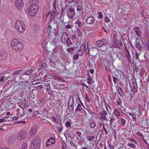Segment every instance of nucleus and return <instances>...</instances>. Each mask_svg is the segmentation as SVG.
<instances>
[{
  "instance_id": "f257e3e1",
  "label": "nucleus",
  "mask_w": 149,
  "mask_h": 149,
  "mask_svg": "<svg viewBox=\"0 0 149 149\" xmlns=\"http://www.w3.org/2000/svg\"><path fill=\"white\" fill-rule=\"evenodd\" d=\"M11 45L13 49L17 51H20L23 47L22 42L16 39H14L12 40L11 42Z\"/></svg>"
},
{
  "instance_id": "f03ea898",
  "label": "nucleus",
  "mask_w": 149,
  "mask_h": 149,
  "mask_svg": "<svg viewBox=\"0 0 149 149\" xmlns=\"http://www.w3.org/2000/svg\"><path fill=\"white\" fill-rule=\"evenodd\" d=\"M39 7L37 4H32L29 6L28 8V13L31 16L35 15L37 13Z\"/></svg>"
},
{
  "instance_id": "7ed1b4c3",
  "label": "nucleus",
  "mask_w": 149,
  "mask_h": 149,
  "mask_svg": "<svg viewBox=\"0 0 149 149\" xmlns=\"http://www.w3.org/2000/svg\"><path fill=\"white\" fill-rule=\"evenodd\" d=\"M33 142L31 144V149H39L40 146V140L37 136L34 137L32 140Z\"/></svg>"
},
{
  "instance_id": "20e7f679",
  "label": "nucleus",
  "mask_w": 149,
  "mask_h": 149,
  "mask_svg": "<svg viewBox=\"0 0 149 149\" xmlns=\"http://www.w3.org/2000/svg\"><path fill=\"white\" fill-rule=\"evenodd\" d=\"M15 28L17 31L20 33H23L25 30L24 25L23 22L19 20L16 21Z\"/></svg>"
},
{
  "instance_id": "39448f33",
  "label": "nucleus",
  "mask_w": 149,
  "mask_h": 149,
  "mask_svg": "<svg viewBox=\"0 0 149 149\" xmlns=\"http://www.w3.org/2000/svg\"><path fill=\"white\" fill-rule=\"evenodd\" d=\"M106 43V40L104 39H102L101 40H97L96 42V45L99 47L104 46V48L101 49L103 51H105L107 47L105 45L104 46V44Z\"/></svg>"
},
{
  "instance_id": "423d86ee",
  "label": "nucleus",
  "mask_w": 149,
  "mask_h": 149,
  "mask_svg": "<svg viewBox=\"0 0 149 149\" xmlns=\"http://www.w3.org/2000/svg\"><path fill=\"white\" fill-rule=\"evenodd\" d=\"M76 14L75 9L73 8H70L67 12V15L69 18L72 19Z\"/></svg>"
},
{
  "instance_id": "0eeeda50",
  "label": "nucleus",
  "mask_w": 149,
  "mask_h": 149,
  "mask_svg": "<svg viewBox=\"0 0 149 149\" xmlns=\"http://www.w3.org/2000/svg\"><path fill=\"white\" fill-rule=\"evenodd\" d=\"M15 4L17 9H20L22 8L24 5L23 1L22 0H16Z\"/></svg>"
},
{
  "instance_id": "6e6552de",
  "label": "nucleus",
  "mask_w": 149,
  "mask_h": 149,
  "mask_svg": "<svg viewBox=\"0 0 149 149\" xmlns=\"http://www.w3.org/2000/svg\"><path fill=\"white\" fill-rule=\"evenodd\" d=\"M26 135V133L24 131H22L19 133L17 135V139L21 140L24 139Z\"/></svg>"
},
{
  "instance_id": "1a4fd4ad",
  "label": "nucleus",
  "mask_w": 149,
  "mask_h": 149,
  "mask_svg": "<svg viewBox=\"0 0 149 149\" xmlns=\"http://www.w3.org/2000/svg\"><path fill=\"white\" fill-rule=\"evenodd\" d=\"M19 107L21 108V109H17L16 111L17 114L21 116H22L25 113L26 110L24 108H23L22 107L19 106Z\"/></svg>"
},
{
  "instance_id": "9d476101",
  "label": "nucleus",
  "mask_w": 149,
  "mask_h": 149,
  "mask_svg": "<svg viewBox=\"0 0 149 149\" xmlns=\"http://www.w3.org/2000/svg\"><path fill=\"white\" fill-rule=\"evenodd\" d=\"M33 70L32 69H29L27 71H26L25 72V74L23 75V77H25L26 76H27V78L25 79V80L27 81L29 79H30V74L33 73Z\"/></svg>"
},
{
  "instance_id": "9b49d317",
  "label": "nucleus",
  "mask_w": 149,
  "mask_h": 149,
  "mask_svg": "<svg viewBox=\"0 0 149 149\" xmlns=\"http://www.w3.org/2000/svg\"><path fill=\"white\" fill-rule=\"evenodd\" d=\"M38 128L36 126L32 127L29 133L31 136H33L36 134L37 132Z\"/></svg>"
},
{
  "instance_id": "f8f14e48",
  "label": "nucleus",
  "mask_w": 149,
  "mask_h": 149,
  "mask_svg": "<svg viewBox=\"0 0 149 149\" xmlns=\"http://www.w3.org/2000/svg\"><path fill=\"white\" fill-rule=\"evenodd\" d=\"M95 21V19L92 17H89L86 20V22L87 24H93Z\"/></svg>"
},
{
  "instance_id": "ddd939ff",
  "label": "nucleus",
  "mask_w": 149,
  "mask_h": 149,
  "mask_svg": "<svg viewBox=\"0 0 149 149\" xmlns=\"http://www.w3.org/2000/svg\"><path fill=\"white\" fill-rule=\"evenodd\" d=\"M55 142V139H54L52 137H51L46 142V146L47 147L49 146L50 145L54 144Z\"/></svg>"
},
{
  "instance_id": "4468645a",
  "label": "nucleus",
  "mask_w": 149,
  "mask_h": 149,
  "mask_svg": "<svg viewBox=\"0 0 149 149\" xmlns=\"http://www.w3.org/2000/svg\"><path fill=\"white\" fill-rule=\"evenodd\" d=\"M142 43L144 47L149 51V40L145 39L143 41H142Z\"/></svg>"
},
{
  "instance_id": "2eb2a0df",
  "label": "nucleus",
  "mask_w": 149,
  "mask_h": 149,
  "mask_svg": "<svg viewBox=\"0 0 149 149\" xmlns=\"http://www.w3.org/2000/svg\"><path fill=\"white\" fill-rule=\"evenodd\" d=\"M68 35L65 32H63L61 36V39L62 42L65 41L67 39H68Z\"/></svg>"
},
{
  "instance_id": "dca6fc26",
  "label": "nucleus",
  "mask_w": 149,
  "mask_h": 149,
  "mask_svg": "<svg viewBox=\"0 0 149 149\" xmlns=\"http://www.w3.org/2000/svg\"><path fill=\"white\" fill-rule=\"evenodd\" d=\"M134 30L136 33V34L139 37H140L142 34V33L140 29L137 26H136L134 28Z\"/></svg>"
},
{
  "instance_id": "f3484780",
  "label": "nucleus",
  "mask_w": 149,
  "mask_h": 149,
  "mask_svg": "<svg viewBox=\"0 0 149 149\" xmlns=\"http://www.w3.org/2000/svg\"><path fill=\"white\" fill-rule=\"evenodd\" d=\"M107 113L106 111L104 110H103L100 113V115L102 116L100 118L101 119H104L106 120L107 121L108 119L107 118L105 115H107Z\"/></svg>"
},
{
  "instance_id": "a211bd4d",
  "label": "nucleus",
  "mask_w": 149,
  "mask_h": 149,
  "mask_svg": "<svg viewBox=\"0 0 149 149\" xmlns=\"http://www.w3.org/2000/svg\"><path fill=\"white\" fill-rule=\"evenodd\" d=\"M7 53L5 51L0 53V61L5 59L7 57Z\"/></svg>"
},
{
  "instance_id": "6ab92c4d",
  "label": "nucleus",
  "mask_w": 149,
  "mask_h": 149,
  "mask_svg": "<svg viewBox=\"0 0 149 149\" xmlns=\"http://www.w3.org/2000/svg\"><path fill=\"white\" fill-rule=\"evenodd\" d=\"M54 15H51L50 16V17L49 21L48 23V24H56V23L54 19H53L54 18Z\"/></svg>"
},
{
  "instance_id": "aec40b11",
  "label": "nucleus",
  "mask_w": 149,
  "mask_h": 149,
  "mask_svg": "<svg viewBox=\"0 0 149 149\" xmlns=\"http://www.w3.org/2000/svg\"><path fill=\"white\" fill-rule=\"evenodd\" d=\"M132 84L133 86V93H135L137 92V83L136 81H132Z\"/></svg>"
},
{
  "instance_id": "412c9836",
  "label": "nucleus",
  "mask_w": 149,
  "mask_h": 149,
  "mask_svg": "<svg viewBox=\"0 0 149 149\" xmlns=\"http://www.w3.org/2000/svg\"><path fill=\"white\" fill-rule=\"evenodd\" d=\"M22 71V70H18L15 71L12 74V75L13 76V78H14V79H13V80H15V78L16 77L15 76V75L17 74L18 75L20 74H21L20 73V72Z\"/></svg>"
},
{
  "instance_id": "4be33fe9",
  "label": "nucleus",
  "mask_w": 149,
  "mask_h": 149,
  "mask_svg": "<svg viewBox=\"0 0 149 149\" xmlns=\"http://www.w3.org/2000/svg\"><path fill=\"white\" fill-rule=\"evenodd\" d=\"M112 76L113 81L115 84H116L117 81H118V75L116 74L115 73L113 74L112 75Z\"/></svg>"
},
{
  "instance_id": "5701e85b",
  "label": "nucleus",
  "mask_w": 149,
  "mask_h": 149,
  "mask_svg": "<svg viewBox=\"0 0 149 149\" xmlns=\"http://www.w3.org/2000/svg\"><path fill=\"white\" fill-rule=\"evenodd\" d=\"M64 44L66 43L67 46L69 47L70 45L72 44L70 40V38H68L65 41L63 42Z\"/></svg>"
},
{
  "instance_id": "b1692460",
  "label": "nucleus",
  "mask_w": 149,
  "mask_h": 149,
  "mask_svg": "<svg viewBox=\"0 0 149 149\" xmlns=\"http://www.w3.org/2000/svg\"><path fill=\"white\" fill-rule=\"evenodd\" d=\"M136 47L138 49L139 51H141L142 49V46L141 44L139 43H137L136 45H135Z\"/></svg>"
},
{
  "instance_id": "393cba45",
  "label": "nucleus",
  "mask_w": 149,
  "mask_h": 149,
  "mask_svg": "<svg viewBox=\"0 0 149 149\" xmlns=\"http://www.w3.org/2000/svg\"><path fill=\"white\" fill-rule=\"evenodd\" d=\"M118 93L120 96H123L124 93V91L122 90L120 87H119L118 89Z\"/></svg>"
},
{
  "instance_id": "a878e982",
  "label": "nucleus",
  "mask_w": 149,
  "mask_h": 149,
  "mask_svg": "<svg viewBox=\"0 0 149 149\" xmlns=\"http://www.w3.org/2000/svg\"><path fill=\"white\" fill-rule=\"evenodd\" d=\"M82 108L80 104L78 103L77 106V108L76 109V111H80L81 110V109H82Z\"/></svg>"
},
{
  "instance_id": "bb28decb",
  "label": "nucleus",
  "mask_w": 149,
  "mask_h": 149,
  "mask_svg": "<svg viewBox=\"0 0 149 149\" xmlns=\"http://www.w3.org/2000/svg\"><path fill=\"white\" fill-rule=\"evenodd\" d=\"M131 116L132 118L135 121H136V116L135 114H134L133 113H128Z\"/></svg>"
},
{
  "instance_id": "cd10ccee",
  "label": "nucleus",
  "mask_w": 149,
  "mask_h": 149,
  "mask_svg": "<svg viewBox=\"0 0 149 149\" xmlns=\"http://www.w3.org/2000/svg\"><path fill=\"white\" fill-rule=\"evenodd\" d=\"M28 144L26 143H24L22 145L21 149H27Z\"/></svg>"
},
{
  "instance_id": "c85d7f7f",
  "label": "nucleus",
  "mask_w": 149,
  "mask_h": 149,
  "mask_svg": "<svg viewBox=\"0 0 149 149\" xmlns=\"http://www.w3.org/2000/svg\"><path fill=\"white\" fill-rule=\"evenodd\" d=\"M114 114L116 116L118 117L120 116L119 111L117 109H116L114 110Z\"/></svg>"
},
{
  "instance_id": "c756f323",
  "label": "nucleus",
  "mask_w": 149,
  "mask_h": 149,
  "mask_svg": "<svg viewBox=\"0 0 149 149\" xmlns=\"http://www.w3.org/2000/svg\"><path fill=\"white\" fill-rule=\"evenodd\" d=\"M126 58L127 59L128 62L130 63H131V57L130 54L125 55Z\"/></svg>"
},
{
  "instance_id": "7c9ffc66",
  "label": "nucleus",
  "mask_w": 149,
  "mask_h": 149,
  "mask_svg": "<svg viewBox=\"0 0 149 149\" xmlns=\"http://www.w3.org/2000/svg\"><path fill=\"white\" fill-rule=\"evenodd\" d=\"M22 86H23L24 88L26 90H29V87L27 85H26L25 83H23L22 85Z\"/></svg>"
},
{
  "instance_id": "2f4dec72",
  "label": "nucleus",
  "mask_w": 149,
  "mask_h": 149,
  "mask_svg": "<svg viewBox=\"0 0 149 149\" xmlns=\"http://www.w3.org/2000/svg\"><path fill=\"white\" fill-rule=\"evenodd\" d=\"M76 32L77 35L78 36H81L82 35V33L79 29H77L76 30Z\"/></svg>"
},
{
  "instance_id": "473e14b6",
  "label": "nucleus",
  "mask_w": 149,
  "mask_h": 149,
  "mask_svg": "<svg viewBox=\"0 0 149 149\" xmlns=\"http://www.w3.org/2000/svg\"><path fill=\"white\" fill-rule=\"evenodd\" d=\"M79 44V42H73V47L74 48H76L78 47V45Z\"/></svg>"
},
{
  "instance_id": "72a5a7b5",
  "label": "nucleus",
  "mask_w": 149,
  "mask_h": 149,
  "mask_svg": "<svg viewBox=\"0 0 149 149\" xmlns=\"http://www.w3.org/2000/svg\"><path fill=\"white\" fill-rule=\"evenodd\" d=\"M45 65L46 64L45 63H41L38 68V70H40L44 68L45 67Z\"/></svg>"
},
{
  "instance_id": "f704fd0d",
  "label": "nucleus",
  "mask_w": 149,
  "mask_h": 149,
  "mask_svg": "<svg viewBox=\"0 0 149 149\" xmlns=\"http://www.w3.org/2000/svg\"><path fill=\"white\" fill-rule=\"evenodd\" d=\"M77 52V53L75 54L73 56V58L74 60H76L78 59L79 55Z\"/></svg>"
},
{
  "instance_id": "c9c22d12",
  "label": "nucleus",
  "mask_w": 149,
  "mask_h": 149,
  "mask_svg": "<svg viewBox=\"0 0 149 149\" xmlns=\"http://www.w3.org/2000/svg\"><path fill=\"white\" fill-rule=\"evenodd\" d=\"M50 24H48V28L49 30L50 31H52V30H55L56 28H54L53 29H52V26L51 25H49Z\"/></svg>"
},
{
  "instance_id": "e433bc0d",
  "label": "nucleus",
  "mask_w": 149,
  "mask_h": 149,
  "mask_svg": "<svg viewBox=\"0 0 149 149\" xmlns=\"http://www.w3.org/2000/svg\"><path fill=\"white\" fill-rule=\"evenodd\" d=\"M30 2L33 4H36L38 3L39 2V0H30Z\"/></svg>"
},
{
  "instance_id": "4c0bfd02",
  "label": "nucleus",
  "mask_w": 149,
  "mask_h": 149,
  "mask_svg": "<svg viewBox=\"0 0 149 149\" xmlns=\"http://www.w3.org/2000/svg\"><path fill=\"white\" fill-rule=\"evenodd\" d=\"M96 126L95 123L94 121H92L90 125V127L92 128H94Z\"/></svg>"
},
{
  "instance_id": "58836bf2",
  "label": "nucleus",
  "mask_w": 149,
  "mask_h": 149,
  "mask_svg": "<svg viewBox=\"0 0 149 149\" xmlns=\"http://www.w3.org/2000/svg\"><path fill=\"white\" fill-rule=\"evenodd\" d=\"M118 41H113V46L114 47H118Z\"/></svg>"
},
{
  "instance_id": "ea45409f",
  "label": "nucleus",
  "mask_w": 149,
  "mask_h": 149,
  "mask_svg": "<svg viewBox=\"0 0 149 149\" xmlns=\"http://www.w3.org/2000/svg\"><path fill=\"white\" fill-rule=\"evenodd\" d=\"M47 89L49 94L50 95H52L53 94L52 91L49 88H47Z\"/></svg>"
},
{
  "instance_id": "a19ab883",
  "label": "nucleus",
  "mask_w": 149,
  "mask_h": 149,
  "mask_svg": "<svg viewBox=\"0 0 149 149\" xmlns=\"http://www.w3.org/2000/svg\"><path fill=\"white\" fill-rule=\"evenodd\" d=\"M95 138L93 136H89L87 137V139L89 141H91Z\"/></svg>"
},
{
  "instance_id": "79ce46f5",
  "label": "nucleus",
  "mask_w": 149,
  "mask_h": 149,
  "mask_svg": "<svg viewBox=\"0 0 149 149\" xmlns=\"http://www.w3.org/2000/svg\"><path fill=\"white\" fill-rule=\"evenodd\" d=\"M127 146H129L133 148H134L136 147L135 145L132 143H129L128 144Z\"/></svg>"
},
{
  "instance_id": "37998d69",
  "label": "nucleus",
  "mask_w": 149,
  "mask_h": 149,
  "mask_svg": "<svg viewBox=\"0 0 149 149\" xmlns=\"http://www.w3.org/2000/svg\"><path fill=\"white\" fill-rule=\"evenodd\" d=\"M145 73V70L143 68H141V71L140 73L141 75L143 76Z\"/></svg>"
},
{
  "instance_id": "c03bdc74",
  "label": "nucleus",
  "mask_w": 149,
  "mask_h": 149,
  "mask_svg": "<svg viewBox=\"0 0 149 149\" xmlns=\"http://www.w3.org/2000/svg\"><path fill=\"white\" fill-rule=\"evenodd\" d=\"M65 63H64V64L63 63H60V65L62 66V67L64 68V69L63 70L64 71H66V68L65 67Z\"/></svg>"
},
{
  "instance_id": "a18cd8bd",
  "label": "nucleus",
  "mask_w": 149,
  "mask_h": 149,
  "mask_svg": "<svg viewBox=\"0 0 149 149\" xmlns=\"http://www.w3.org/2000/svg\"><path fill=\"white\" fill-rule=\"evenodd\" d=\"M52 121L54 122V123H58V122L57 121V119L55 117H52Z\"/></svg>"
},
{
  "instance_id": "49530a36",
  "label": "nucleus",
  "mask_w": 149,
  "mask_h": 149,
  "mask_svg": "<svg viewBox=\"0 0 149 149\" xmlns=\"http://www.w3.org/2000/svg\"><path fill=\"white\" fill-rule=\"evenodd\" d=\"M50 14V13H48L47 14H45L44 15V18L45 20V21L46 20L47 17H48L49 15Z\"/></svg>"
},
{
  "instance_id": "de8ad7c7",
  "label": "nucleus",
  "mask_w": 149,
  "mask_h": 149,
  "mask_svg": "<svg viewBox=\"0 0 149 149\" xmlns=\"http://www.w3.org/2000/svg\"><path fill=\"white\" fill-rule=\"evenodd\" d=\"M50 84V83L47 82L45 84L44 86L47 87H49V88H51Z\"/></svg>"
},
{
  "instance_id": "09e8293b",
  "label": "nucleus",
  "mask_w": 149,
  "mask_h": 149,
  "mask_svg": "<svg viewBox=\"0 0 149 149\" xmlns=\"http://www.w3.org/2000/svg\"><path fill=\"white\" fill-rule=\"evenodd\" d=\"M140 54H139L137 52H135V55L136 58V59L137 60H138V61L139 60V56Z\"/></svg>"
},
{
  "instance_id": "8fccbe9b",
  "label": "nucleus",
  "mask_w": 149,
  "mask_h": 149,
  "mask_svg": "<svg viewBox=\"0 0 149 149\" xmlns=\"http://www.w3.org/2000/svg\"><path fill=\"white\" fill-rule=\"evenodd\" d=\"M81 7L80 5H77V10L78 11L81 10Z\"/></svg>"
},
{
  "instance_id": "3c124183",
  "label": "nucleus",
  "mask_w": 149,
  "mask_h": 149,
  "mask_svg": "<svg viewBox=\"0 0 149 149\" xmlns=\"http://www.w3.org/2000/svg\"><path fill=\"white\" fill-rule=\"evenodd\" d=\"M130 141H131V142L134 143L135 144H137V141L133 138H131Z\"/></svg>"
},
{
  "instance_id": "603ef678",
  "label": "nucleus",
  "mask_w": 149,
  "mask_h": 149,
  "mask_svg": "<svg viewBox=\"0 0 149 149\" xmlns=\"http://www.w3.org/2000/svg\"><path fill=\"white\" fill-rule=\"evenodd\" d=\"M98 18L100 19H101L102 17V13L100 12H98Z\"/></svg>"
},
{
  "instance_id": "864d4df0",
  "label": "nucleus",
  "mask_w": 149,
  "mask_h": 149,
  "mask_svg": "<svg viewBox=\"0 0 149 149\" xmlns=\"http://www.w3.org/2000/svg\"><path fill=\"white\" fill-rule=\"evenodd\" d=\"M62 149H65V147L64 146H65V147L66 146L65 143L64 141H62Z\"/></svg>"
},
{
  "instance_id": "5fc2aeb1",
  "label": "nucleus",
  "mask_w": 149,
  "mask_h": 149,
  "mask_svg": "<svg viewBox=\"0 0 149 149\" xmlns=\"http://www.w3.org/2000/svg\"><path fill=\"white\" fill-rule=\"evenodd\" d=\"M121 119L122 124L123 125H124L125 123V120L122 118Z\"/></svg>"
},
{
  "instance_id": "6e6d98bb",
  "label": "nucleus",
  "mask_w": 149,
  "mask_h": 149,
  "mask_svg": "<svg viewBox=\"0 0 149 149\" xmlns=\"http://www.w3.org/2000/svg\"><path fill=\"white\" fill-rule=\"evenodd\" d=\"M18 119V118L17 117H14L12 119V118L11 117L10 119V120H9V121H11L12 120H17Z\"/></svg>"
},
{
  "instance_id": "4d7b16f0",
  "label": "nucleus",
  "mask_w": 149,
  "mask_h": 149,
  "mask_svg": "<svg viewBox=\"0 0 149 149\" xmlns=\"http://www.w3.org/2000/svg\"><path fill=\"white\" fill-rule=\"evenodd\" d=\"M115 120L113 118V117H111V119L110 120V125L111 126V125L112 123L113 122V121Z\"/></svg>"
},
{
  "instance_id": "13d9d810",
  "label": "nucleus",
  "mask_w": 149,
  "mask_h": 149,
  "mask_svg": "<svg viewBox=\"0 0 149 149\" xmlns=\"http://www.w3.org/2000/svg\"><path fill=\"white\" fill-rule=\"evenodd\" d=\"M56 2L54 1L53 2L52 4L53 7V10H55L56 8V7L55 6Z\"/></svg>"
},
{
  "instance_id": "bf43d9fd",
  "label": "nucleus",
  "mask_w": 149,
  "mask_h": 149,
  "mask_svg": "<svg viewBox=\"0 0 149 149\" xmlns=\"http://www.w3.org/2000/svg\"><path fill=\"white\" fill-rule=\"evenodd\" d=\"M125 49L126 52V53L125 54V55L130 54V52L128 50L127 47H125Z\"/></svg>"
},
{
  "instance_id": "052dcab7",
  "label": "nucleus",
  "mask_w": 149,
  "mask_h": 149,
  "mask_svg": "<svg viewBox=\"0 0 149 149\" xmlns=\"http://www.w3.org/2000/svg\"><path fill=\"white\" fill-rule=\"evenodd\" d=\"M118 47L119 46H121L123 45V43L122 42L118 41Z\"/></svg>"
},
{
  "instance_id": "680f3d73",
  "label": "nucleus",
  "mask_w": 149,
  "mask_h": 149,
  "mask_svg": "<svg viewBox=\"0 0 149 149\" xmlns=\"http://www.w3.org/2000/svg\"><path fill=\"white\" fill-rule=\"evenodd\" d=\"M76 134H77L80 137H81V133L79 131H77L76 132Z\"/></svg>"
},
{
  "instance_id": "e2e57ef3",
  "label": "nucleus",
  "mask_w": 149,
  "mask_h": 149,
  "mask_svg": "<svg viewBox=\"0 0 149 149\" xmlns=\"http://www.w3.org/2000/svg\"><path fill=\"white\" fill-rule=\"evenodd\" d=\"M65 28L66 29H69L71 28V26L70 24H68V25H66V26H65Z\"/></svg>"
},
{
  "instance_id": "0e129e2a",
  "label": "nucleus",
  "mask_w": 149,
  "mask_h": 149,
  "mask_svg": "<svg viewBox=\"0 0 149 149\" xmlns=\"http://www.w3.org/2000/svg\"><path fill=\"white\" fill-rule=\"evenodd\" d=\"M71 125L70 122L67 121L65 123V125L66 126L69 127Z\"/></svg>"
},
{
  "instance_id": "69168bd1",
  "label": "nucleus",
  "mask_w": 149,
  "mask_h": 149,
  "mask_svg": "<svg viewBox=\"0 0 149 149\" xmlns=\"http://www.w3.org/2000/svg\"><path fill=\"white\" fill-rule=\"evenodd\" d=\"M85 98L86 100L88 102H89V98L87 95H85Z\"/></svg>"
},
{
  "instance_id": "338daca9",
  "label": "nucleus",
  "mask_w": 149,
  "mask_h": 149,
  "mask_svg": "<svg viewBox=\"0 0 149 149\" xmlns=\"http://www.w3.org/2000/svg\"><path fill=\"white\" fill-rule=\"evenodd\" d=\"M43 88V86L42 85H40L39 86H37L36 87V88L37 89H41L42 88Z\"/></svg>"
},
{
  "instance_id": "774afa93",
  "label": "nucleus",
  "mask_w": 149,
  "mask_h": 149,
  "mask_svg": "<svg viewBox=\"0 0 149 149\" xmlns=\"http://www.w3.org/2000/svg\"><path fill=\"white\" fill-rule=\"evenodd\" d=\"M105 21L106 22H108L109 21V18L107 17L106 16L105 17Z\"/></svg>"
}]
</instances>
